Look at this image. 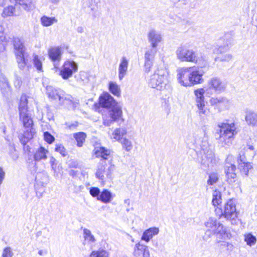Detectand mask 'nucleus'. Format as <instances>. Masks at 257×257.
<instances>
[{
	"mask_svg": "<svg viewBox=\"0 0 257 257\" xmlns=\"http://www.w3.org/2000/svg\"><path fill=\"white\" fill-rule=\"evenodd\" d=\"M27 104L28 100L26 96H21L19 112L20 120L23 123V126L26 130L23 134L24 139L21 140V143L23 145H25L27 142L32 139L35 133L33 128V119L28 112Z\"/></svg>",
	"mask_w": 257,
	"mask_h": 257,
	"instance_id": "f257e3e1",
	"label": "nucleus"
},
{
	"mask_svg": "<svg viewBox=\"0 0 257 257\" xmlns=\"http://www.w3.org/2000/svg\"><path fill=\"white\" fill-rule=\"evenodd\" d=\"M186 143L190 145V147H192L196 151H202L204 154H206V157L208 161L207 163H204L205 165H208V162H212L214 154L210 148L209 143L205 137L202 138L198 135H189L186 140Z\"/></svg>",
	"mask_w": 257,
	"mask_h": 257,
	"instance_id": "f03ea898",
	"label": "nucleus"
},
{
	"mask_svg": "<svg viewBox=\"0 0 257 257\" xmlns=\"http://www.w3.org/2000/svg\"><path fill=\"white\" fill-rule=\"evenodd\" d=\"M219 128L217 130V140L219 144L223 147L227 148L232 143L234 136L236 134V127L233 122L220 123L218 124Z\"/></svg>",
	"mask_w": 257,
	"mask_h": 257,
	"instance_id": "7ed1b4c3",
	"label": "nucleus"
},
{
	"mask_svg": "<svg viewBox=\"0 0 257 257\" xmlns=\"http://www.w3.org/2000/svg\"><path fill=\"white\" fill-rule=\"evenodd\" d=\"M168 74V72L164 65L158 66L154 73L151 76L149 81L150 86L157 90L163 89L165 88Z\"/></svg>",
	"mask_w": 257,
	"mask_h": 257,
	"instance_id": "20e7f679",
	"label": "nucleus"
},
{
	"mask_svg": "<svg viewBox=\"0 0 257 257\" xmlns=\"http://www.w3.org/2000/svg\"><path fill=\"white\" fill-rule=\"evenodd\" d=\"M177 58L181 62H192L201 65V59L198 56V54L192 49L186 45H181L176 51ZM206 62H203L202 65H205Z\"/></svg>",
	"mask_w": 257,
	"mask_h": 257,
	"instance_id": "39448f33",
	"label": "nucleus"
},
{
	"mask_svg": "<svg viewBox=\"0 0 257 257\" xmlns=\"http://www.w3.org/2000/svg\"><path fill=\"white\" fill-rule=\"evenodd\" d=\"M108 116L103 115V124L105 126H110L113 122L121 125L124 121L121 107L117 104L109 108L108 111Z\"/></svg>",
	"mask_w": 257,
	"mask_h": 257,
	"instance_id": "423d86ee",
	"label": "nucleus"
},
{
	"mask_svg": "<svg viewBox=\"0 0 257 257\" xmlns=\"http://www.w3.org/2000/svg\"><path fill=\"white\" fill-rule=\"evenodd\" d=\"M47 93L49 97L53 99H58L60 102L65 103L64 101L70 102L76 107L78 104V100L74 99L71 95L66 94L65 92L59 89H55L52 86H47L46 87Z\"/></svg>",
	"mask_w": 257,
	"mask_h": 257,
	"instance_id": "0eeeda50",
	"label": "nucleus"
},
{
	"mask_svg": "<svg viewBox=\"0 0 257 257\" xmlns=\"http://www.w3.org/2000/svg\"><path fill=\"white\" fill-rule=\"evenodd\" d=\"M205 90L203 88H198L194 91L196 105L201 116H207L209 114V109L206 106L205 103Z\"/></svg>",
	"mask_w": 257,
	"mask_h": 257,
	"instance_id": "6e6552de",
	"label": "nucleus"
},
{
	"mask_svg": "<svg viewBox=\"0 0 257 257\" xmlns=\"http://www.w3.org/2000/svg\"><path fill=\"white\" fill-rule=\"evenodd\" d=\"M221 224L214 218H209L204 224L206 229L204 235L202 237L203 240L205 241H208L215 234Z\"/></svg>",
	"mask_w": 257,
	"mask_h": 257,
	"instance_id": "1a4fd4ad",
	"label": "nucleus"
},
{
	"mask_svg": "<svg viewBox=\"0 0 257 257\" xmlns=\"http://www.w3.org/2000/svg\"><path fill=\"white\" fill-rule=\"evenodd\" d=\"M78 65L74 61L66 60L65 61L59 72V75L64 79L67 80L71 77L73 74L77 71Z\"/></svg>",
	"mask_w": 257,
	"mask_h": 257,
	"instance_id": "9d476101",
	"label": "nucleus"
},
{
	"mask_svg": "<svg viewBox=\"0 0 257 257\" xmlns=\"http://www.w3.org/2000/svg\"><path fill=\"white\" fill-rule=\"evenodd\" d=\"M232 158V156L231 155L227 157L225 167L226 181L230 184L234 183L236 179V174L235 173L236 167L231 162Z\"/></svg>",
	"mask_w": 257,
	"mask_h": 257,
	"instance_id": "9b49d317",
	"label": "nucleus"
},
{
	"mask_svg": "<svg viewBox=\"0 0 257 257\" xmlns=\"http://www.w3.org/2000/svg\"><path fill=\"white\" fill-rule=\"evenodd\" d=\"M115 167L113 164H110L107 168L103 166L98 167L95 175L97 178L102 181H105L107 179H111L114 172Z\"/></svg>",
	"mask_w": 257,
	"mask_h": 257,
	"instance_id": "f8f14e48",
	"label": "nucleus"
},
{
	"mask_svg": "<svg viewBox=\"0 0 257 257\" xmlns=\"http://www.w3.org/2000/svg\"><path fill=\"white\" fill-rule=\"evenodd\" d=\"M205 72L198 67H190V86L202 83L203 82V76Z\"/></svg>",
	"mask_w": 257,
	"mask_h": 257,
	"instance_id": "ddd939ff",
	"label": "nucleus"
},
{
	"mask_svg": "<svg viewBox=\"0 0 257 257\" xmlns=\"http://www.w3.org/2000/svg\"><path fill=\"white\" fill-rule=\"evenodd\" d=\"M62 50L60 46L51 47L48 50V55L49 59L53 62L54 68H59V63L62 59Z\"/></svg>",
	"mask_w": 257,
	"mask_h": 257,
	"instance_id": "4468645a",
	"label": "nucleus"
},
{
	"mask_svg": "<svg viewBox=\"0 0 257 257\" xmlns=\"http://www.w3.org/2000/svg\"><path fill=\"white\" fill-rule=\"evenodd\" d=\"M211 105L220 111L229 108L231 102L227 98L222 96L213 97L209 100Z\"/></svg>",
	"mask_w": 257,
	"mask_h": 257,
	"instance_id": "2eb2a0df",
	"label": "nucleus"
},
{
	"mask_svg": "<svg viewBox=\"0 0 257 257\" xmlns=\"http://www.w3.org/2000/svg\"><path fill=\"white\" fill-rule=\"evenodd\" d=\"M177 79L184 86H190V67H182L177 69Z\"/></svg>",
	"mask_w": 257,
	"mask_h": 257,
	"instance_id": "dca6fc26",
	"label": "nucleus"
},
{
	"mask_svg": "<svg viewBox=\"0 0 257 257\" xmlns=\"http://www.w3.org/2000/svg\"><path fill=\"white\" fill-rule=\"evenodd\" d=\"M221 216H223L227 220H233L237 217L235 204L232 200H229L225 204Z\"/></svg>",
	"mask_w": 257,
	"mask_h": 257,
	"instance_id": "f3484780",
	"label": "nucleus"
},
{
	"mask_svg": "<svg viewBox=\"0 0 257 257\" xmlns=\"http://www.w3.org/2000/svg\"><path fill=\"white\" fill-rule=\"evenodd\" d=\"M133 255L134 257H150V252L148 246L139 242L134 247Z\"/></svg>",
	"mask_w": 257,
	"mask_h": 257,
	"instance_id": "a211bd4d",
	"label": "nucleus"
},
{
	"mask_svg": "<svg viewBox=\"0 0 257 257\" xmlns=\"http://www.w3.org/2000/svg\"><path fill=\"white\" fill-rule=\"evenodd\" d=\"M129 60L126 56H122L119 61L118 68V77L120 81L127 74L128 68Z\"/></svg>",
	"mask_w": 257,
	"mask_h": 257,
	"instance_id": "6ab92c4d",
	"label": "nucleus"
},
{
	"mask_svg": "<svg viewBox=\"0 0 257 257\" xmlns=\"http://www.w3.org/2000/svg\"><path fill=\"white\" fill-rule=\"evenodd\" d=\"M207 86L209 89L214 90L216 92H220L225 88V84L217 77H213L209 79L207 82Z\"/></svg>",
	"mask_w": 257,
	"mask_h": 257,
	"instance_id": "aec40b11",
	"label": "nucleus"
},
{
	"mask_svg": "<svg viewBox=\"0 0 257 257\" xmlns=\"http://www.w3.org/2000/svg\"><path fill=\"white\" fill-rule=\"evenodd\" d=\"M214 235L215 236L218 242H221L222 240L229 239L231 236V234L227 228L222 224L218 227Z\"/></svg>",
	"mask_w": 257,
	"mask_h": 257,
	"instance_id": "412c9836",
	"label": "nucleus"
},
{
	"mask_svg": "<svg viewBox=\"0 0 257 257\" xmlns=\"http://www.w3.org/2000/svg\"><path fill=\"white\" fill-rule=\"evenodd\" d=\"M148 37L149 42L153 48H156L159 43L162 41V36L161 33L154 30H152L149 32Z\"/></svg>",
	"mask_w": 257,
	"mask_h": 257,
	"instance_id": "4be33fe9",
	"label": "nucleus"
},
{
	"mask_svg": "<svg viewBox=\"0 0 257 257\" xmlns=\"http://www.w3.org/2000/svg\"><path fill=\"white\" fill-rule=\"evenodd\" d=\"M99 103L103 107H109L116 105L114 98L108 93H105L99 97Z\"/></svg>",
	"mask_w": 257,
	"mask_h": 257,
	"instance_id": "5701e85b",
	"label": "nucleus"
},
{
	"mask_svg": "<svg viewBox=\"0 0 257 257\" xmlns=\"http://www.w3.org/2000/svg\"><path fill=\"white\" fill-rule=\"evenodd\" d=\"M238 169L242 175L247 176L249 172L253 169L252 165L250 163L245 162L243 159L240 156L238 159Z\"/></svg>",
	"mask_w": 257,
	"mask_h": 257,
	"instance_id": "b1692460",
	"label": "nucleus"
},
{
	"mask_svg": "<svg viewBox=\"0 0 257 257\" xmlns=\"http://www.w3.org/2000/svg\"><path fill=\"white\" fill-rule=\"evenodd\" d=\"M83 237L84 238L83 244L87 245L90 247L94 245L96 242V239L92 234L91 231L87 228L83 229Z\"/></svg>",
	"mask_w": 257,
	"mask_h": 257,
	"instance_id": "393cba45",
	"label": "nucleus"
},
{
	"mask_svg": "<svg viewBox=\"0 0 257 257\" xmlns=\"http://www.w3.org/2000/svg\"><path fill=\"white\" fill-rule=\"evenodd\" d=\"M159 232V229L158 227H151L144 231L141 237V240L146 242H149L153 236L157 235Z\"/></svg>",
	"mask_w": 257,
	"mask_h": 257,
	"instance_id": "a878e982",
	"label": "nucleus"
},
{
	"mask_svg": "<svg viewBox=\"0 0 257 257\" xmlns=\"http://www.w3.org/2000/svg\"><path fill=\"white\" fill-rule=\"evenodd\" d=\"M245 119L248 125L252 126H257V113L254 111L246 109Z\"/></svg>",
	"mask_w": 257,
	"mask_h": 257,
	"instance_id": "bb28decb",
	"label": "nucleus"
},
{
	"mask_svg": "<svg viewBox=\"0 0 257 257\" xmlns=\"http://www.w3.org/2000/svg\"><path fill=\"white\" fill-rule=\"evenodd\" d=\"M13 45L15 56L25 54V47L23 42L20 39L14 38Z\"/></svg>",
	"mask_w": 257,
	"mask_h": 257,
	"instance_id": "cd10ccee",
	"label": "nucleus"
},
{
	"mask_svg": "<svg viewBox=\"0 0 257 257\" xmlns=\"http://www.w3.org/2000/svg\"><path fill=\"white\" fill-rule=\"evenodd\" d=\"M110 151L103 147H95L93 150V154L96 158H101L103 160L108 159L110 154Z\"/></svg>",
	"mask_w": 257,
	"mask_h": 257,
	"instance_id": "c85d7f7f",
	"label": "nucleus"
},
{
	"mask_svg": "<svg viewBox=\"0 0 257 257\" xmlns=\"http://www.w3.org/2000/svg\"><path fill=\"white\" fill-rule=\"evenodd\" d=\"M49 151L43 147H40L38 148L34 155V159L35 161L45 160L47 159V154Z\"/></svg>",
	"mask_w": 257,
	"mask_h": 257,
	"instance_id": "c756f323",
	"label": "nucleus"
},
{
	"mask_svg": "<svg viewBox=\"0 0 257 257\" xmlns=\"http://www.w3.org/2000/svg\"><path fill=\"white\" fill-rule=\"evenodd\" d=\"M126 134L127 130L125 127L116 128L112 133L111 139L120 143Z\"/></svg>",
	"mask_w": 257,
	"mask_h": 257,
	"instance_id": "7c9ffc66",
	"label": "nucleus"
},
{
	"mask_svg": "<svg viewBox=\"0 0 257 257\" xmlns=\"http://www.w3.org/2000/svg\"><path fill=\"white\" fill-rule=\"evenodd\" d=\"M113 199L112 193L107 189H103L101 192L97 200L107 204L111 201Z\"/></svg>",
	"mask_w": 257,
	"mask_h": 257,
	"instance_id": "2f4dec72",
	"label": "nucleus"
},
{
	"mask_svg": "<svg viewBox=\"0 0 257 257\" xmlns=\"http://www.w3.org/2000/svg\"><path fill=\"white\" fill-rule=\"evenodd\" d=\"M18 4L26 11H30L35 8L36 2L34 0H19Z\"/></svg>",
	"mask_w": 257,
	"mask_h": 257,
	"instance_id": "473e14b6",
	"label": "nucleus"
},
{
	"mask_svg": "<svg viewBox=\"0 0 257 257\" xmlns=\"http://www.w3.org/2000/svg\"><path fill=\"white\" fill-rule=\"evenodd\" d=\"M88 257H110V253L105 249L99 248L92 251Z\"/></svg>",
	"mask_w": 257,
	"mask_h": 257,
	"instance_id": "72a5a7b5",
	"label": "nucleus"
},
{
	"mask_svg": "<svg viewBox=\"0 0 257 257\" xmlns=\"http://www.w3.org/2000/svg\"><path fill=\"white\" fill-rule=\"evenodd\" d=\"M41 24L44 27H49L57 22L55 17H49L44 16L40 19Z\"/></svg>",
	"mask_w": 257,
	"mask_h": 257,
	"instance_id": "f704fd0d",
	"label": "nucleus"
},
{
	"mask_svg": "<svg viewBox=\"0 0 257 257\" xmlns=\"http://www.w3.org/2000/svg\"><path fill=\"white\" fill-rule=\"evenodd\" d=\"M25 55L15 56L18 67L21 70H24L27 64V60L25 57Z\"/></svg>",
	"mask_w": 257,
	"mask_h": 257,
	"instance_id": "c9c22d12",
	"label": "nucleus"
},
{
	"mask_svg": "<svg viewBox=\"0 0 257 257\" xmlns=\"http://www.w3.org/2000/svg\"><path fill=\"white\" fill-rule=\"evenodd\" d=\"M212 197V203L214 206L219 205L221 203V193L220 191L216 190L213 191Z\"/></svg>",
	"mask_w": 257,
	"mask_h": 257,
	"instance_id": "e433bc0d",
	"label": "nucleus"
},
{
	"mask_svg": "<svg viewBox=\"0 0 257 257\" xmlns=\"http://www.w3.org/2000/svg\"><path fill=\"white\" fill-rule=\"evenodd\" d=\"M73 136L77 142V146L79 147H82L85 140L86 135L84 133L79 132L74 134Z\"/></svg>",
	"mask_w": 257,
	"mask_h": 257,
	"instance_id": "4c0bfd02",
	"label": "nucleus"
},
{
	"mask_svg": "<svg viewBox=\"0 0 257 257\" xmlns=\"http://www.w3.org/2000/svg\"><path fill=\"white\" fill-rule=\"evenodd\" d=\"M109 90L114 95L119 96L120 89L115 82L111 81L109 83Z\"/></svg>",
	"mask_w": 257,
	"mask_h": 257,
	"instance_id": "58836bf2",
	"label": "nucleus"
},
{
	"mask_svg": "<svg viewBox=\"0 0 257 257\" xmlns=\"http://www.w3.org/2000/svg\"><path fill=\"white\" fill-rule=\"evenodd\" d=\"M15 11V7L10 6L4 9L2 16L4 18L13 16H14Z\"/></svg>",
	"mask_w": 257,
	"mask_h": 257,
	"instance_id": "ea45409f",
	"label": "nucleus"
},
{
	"mask_svg": "<svg viewBox=\"0 0 257 257\" xmlns=\"http://www.w3.org/2000/svg\"><path fill=\"white\" fill-rule=\"evenodd\" d=\"M7 45V41L4 34L3 27H0V52H3L5 50Z\"/></svg>",
	"mask_w": 257,
	"mask_h": 257,
	"instance_id": "a19ab883",
	"label": "nucleus"
},
{
	"mask_svg": "<svg viewBox=\"0 0 257 257\" xmlns=\"http://www.w3.org/2000/svg\"><path fill=\"white\" fill-rule=\"evenodd\" d=\"M244 241L247 245L251 246L255 244L256 242V238L250 233H248L244 235Z\"/></svg>",
	"mask_w": 257,
	"mask_h": 257,
	"instance_id": "79ce46f5",
	"label": "nucleus"
},
{
	"mask_svg": "<svg viewBox=\"0 0 257 257\" xmlns=\"http://www.w3.org/2000/svg\"><path fill=\"white\" fill-rule=\"evenodd\" d=\"M157 53L155 48H151L147 50L145 54V60L154 61V57Z\"/></svg>",
	"mask_w": 257,
	"mask_h": 257,
	"instance_id": "37998d69",
	"label": "nucleus"
},
{
	"mask_svg": "<svg viewBox=\"0 0 257 257\" xmlns=\"http://www.w3.org/2000/svg\"><path fill=\"white\" fill-rule=\"evenodd\" d=\"M122 145V148L127 152H130L133 149V144L131 140L126 138H124L120 142Z\"/></svg>",
	"mask_w": 257,
	"mask_h": 257,
	"instance_id": "c03bdc74",
	"label": "nucleus"
},
{
	"mask_svg": "<svg viewBox=\"0 0 257 257\" xmlns=\"http://www.w3.org/2000/svg\"><path fill=\"white\" fill-rule=\"evenodd\" d=\"M219 179V175L217 173H211L209 174L207 183L208 185H213L217 182Z\"/></svg>",
	"mask_w": 257,
	"mask_h": 257,
	"instance_id": "a18cd8bd",
	"label": "nucleus"
},
{
	"mask_svg": "<svg viewBox=\"0 0 257 257\" xmlns=\"http://www.w3.org/2000/svg\"><path fill=\"white\" fill-rule=\"evenodd\" d=\"M33 63L35 67L39 71L42 70V62L41 58H40L37 55H34L33 56Z\"/></svg>",
	"mask_w": 257,
	"mask_h": 257,
	"instance_id": "49530a36",
	"label": "nucleus"
},
{
	"mask_svg": "<svg viewBox=\"0 0 257 257\" xmlns=\"http://www.w3.org/2000/svg\"><path fill=\"white\" fill-rule=\"evenodd\" d=\"M9 154L11 156L12 158L16 160L19 157V155L15 149L14 145L10 144L9 145Z\"/></svg>",
	"mask_w": 257,
	"mask_h": 257,
	"instance_id": "de8ad7c7",
	"label": "nucleus"
},
{
	"mask_svg": "<svg viewBox=\"0 0 257 257\" xmlns=\"http://www.w3.org/2000/svg\"><path fill=\"white\" fill-rule=\"evenodd\" d=\"M232 58V56L231 54L227 53L224 55H221L220 56H218L215 58L216 61H218L220 62L222 61H229L231 60Z\"/></svg>",
	"mask_w": 257,
	"mask_h": 257,
	"instance_id": "09e8293b",
	"label": "nucleus"
},
{
	"mask_svg": "<svg viewBox=\"0 0 257 257\" xmlns=\"http://www.w3.org/2000/svg\"><path fill=\"white\" fill-rule=\"evenodd\" d=\"M100 189L97 187H91L89 189L90 194L97 200L100 194Z\"/></svg>",
	"mask_w": 257,
	"mask_h": 257,
	"instance_id": "8fccbe9b",
	"label": "nucleus"
},
{
	"mask_svg": "<svg viewBox=\"0 0 257 257\" xmlns=\"http://www.w3.org/2000/svg\"><path fill=\"white\" fill-rule=\"evenodd\" d=\"M44 139L48 144H52L55 140V138L50 133L46 132L44 133Z\"/></svg>",
	"mask_w": 257,
	"mask_h": 257,
	"instance_id": "3c124183",
	"label": "nucleus"
},
{
	"mask_svg": "<svg viewBox=\"0 0 257 257\" xmlns=\"http://www.w3.org/2000/svg\"><path fill=\"white\" fill-rule=\"evenodd\" d=\"M55 150L56 152H59L63 157L67 155V151L66 149L61 144L56 145Z\"/></svg>",
	"mask_w": 257,
	"mask_h": 257,
	"instance_id": "603ef678",
	"label": "nucleus"
},
{
	"mask_svg": "<svg viewBox=\"0 0 257 257\" xmlns=\"http://www.w3.org/2000/svg\"><path fill=\"white\" fill-rule=\"evenodd\" d=\"M154 64V61L145 60L144 63V71L146 73H149L151 71Z\"/></svg>",
	"mask_w": 257,
	"mask_h": 257,
	"instance_id": "864d4df0",
	"label": "nucleus"
},
{
	"mask_svg": "<svg viewBox=\"0 0 257 257\" xmlns=\"http://www.w3.org/2000/svg\"><path fill=\"white\" fill-rule=\"evenodd\" d=\"M23 83L22 78L18 75L15 76V80L14 82V85L16 88H19L21 87Z\"/></svg>",
	"mask_w": 257,
	"mask_h": 257,
	"instance_id": "5fc2aeb1",
	"label": "nucleus"
},
{
	"mask_svg": "<svg viewBox=\"0 0 257 257\" xmlns=\"http://www.w3.org/2000/svg\"><path fill=\"white\" fill-rule=\"evenodd\" d=\"M228 50V47L227 46H220L217 49H215L213 50V52L214 53H223L226 52Z\"/></svg>",
	"mask_w": 257,
	"mask_h": 257,
	"instance_id": "6e6d98bb",
	"label": "nucleus"
},
{
	"mask_svg": "<svg viewBox=\"0 0 257 257\" xmlns=\"http://www.w3.org/2000/svg\"><path fill=\"white\" fill-rule=\"evenodd\" d=\"M50 163L51 164L52 169L54 171L55 175H57L56 174V167H57L56 160L53 157H51L50 158Z\"/></svg>",
	"mask_w": 257,
	"mask_h": 257,
	"instance_id": "4d7b16f0",
	"label": "nucleus"
},
{
	"mask_svg": "<svg viewBox=\"0 0 257 257\" xmlns=\"http://www.w3.org/2000/svg\"><path fill=\"white\" fill-rule=\"evenodd\" d=\"M13 252L10 247L6 248L3 253V257H12Z\"/></svg>",
	"mask_w": 257,
	"mask_h": 257,
	"instance_id": "13d9d810",
	"label": "nucleus"
},
{
	"mask_svg": "<svg viewBox=\"0 0 257 257\" xmlns=\"http://www.w3.org/2000/svg\"><path fill=\"white\" fill-rule=\"evenodd\" d=\"M6 176V173L3 167H0V186L2 184Z\"/></svg>",
	"mask_w": 257,
	"mask_h": 257,
	"instance_id": "bf43d9fd",
	"label": "nucleus"
},
{
	"mask_svg": "<svg viewBox=\"0 0 257 257\" xmlns=\"http://www.w3.org/2000/svg\"><path fill=\"white\" fill-rule=\"evenodd\" d=\"M47 253H48V252H47V250H40L38 251V254L41 256L46 255L47 254Z\"/></svg>",
	"mask_w": 257,
	"mask_h": 257,
	"instance_id": "052dcab7",
	"label": "nucleus"
},
{
	"mask_svg": "<svg viewBox=\"0 0 257 257\" xmlns=\"http://www.w3.org/2000/svg\"><path fill=\"white\" fill-rule=\"evenodd\" d=\"M77 32L79 33H82L84 32V28L82 26H79L77 28Z\"/></svg>",
	"mask_w": 257,
	"mask_h": 257,
	"instance_id": "680f3d73",
	"label": "nucleus"
},
{
	"mask_svg": "<svg viewBox=\"0 0 257 257\" xmlns=\"http://www.w3.org/2000/svg\"><path fill=\"white\" fill-rule=\"evenodd\" d=\"M124 203L127 206H130V200L129 199H127L124 200Z\"/></svg>",
	"mask_w": 257,
	"mask_h": 257,
	"instance_id": "e2e57ef3",
	"label": "nucleus"
},
{
	"mask_svg": "<svg viewBox=\"0 0 257 257\" xmlns=\"http://www.w3.org/2000/svg\"><path fill=\"white\" fill-rule=\"evenodd\" d=\"M6 0H0V6H3L5 4Z\"/></svg>",
	"mask_w": 257,
	"mask_h": 257,
	"instance_id": "0e129e2a",
	"label": "nucleus"
},
{
	"mask_svg": "<svg viewBox=\"0 0 257 257\" xmlns=\"http://www.w3.org/2000/svg\"><path fill=\"white\" fill-rule=\"evenodd\" d=\"M51 2L54 4H56L59 2L60 0H50Z\"/></svg>",
	"mask_w": 257,
	"mask_h": 257,
	"instance_id": "69168bd1",
	"label": "nucleus"
},
{
	"mask_svg": "<svg viewBox=\"0 0 257 257\" xmlns=\"http://www.w3.org/2000/svg\"><path fill=\"white\" fill-rule=\"evenodd\" d=\"M248 149L250 150H253L254 148L252 146H249Z\"/></svg>",
	"mask_w": 257,
	"mask_h": 257,
	"instance_id": "338daca9",
	"label": "nucleus"
},
{
	"mask_svg": "<svg viewBox=\"0 0 257 257\" xmlns=\"http://www.w3.org/2000/svg\"><path fill=\"white\" fill-rule=\"evenodd\" d=\"M126 211L129 212L130 210H133V208H132L131 209H126Z\"/></svg>",
	"mask_w": 257,
	"mask_h": 257,
	"instance_id": "774afa93",
	"label": "nucleus"
}]
</instances>
